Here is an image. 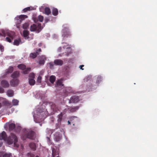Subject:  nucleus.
Returning <instances> with one entry per match:
<instances>
[{"instance_id":"34","label":"nucleus","mask_w":157,"mask_h":157,"mask_svg":"<svg viewBox=\"0 0 157 157\" xmlns=\"http://www.w3.org/2000/svg\"><path fill=\"white\" fill-rule=\"evenodd\" d=\"M30 57L34 59L36 58L37 56V55H36L35 53H31L30 54Z\"/></svg>"},{"instance_id":"52","label":"nucleus","mask_w":157,"mask_h":157,"mask_svg":"<svg viewBox=\"0 0 157 157\" xmlns=\"http://www.w3.org/2000/svg\"><path fill=\"white\" fill-rule=\"evenodd\" d=\"M35 157H39L37 155L36 156H35Z\"/></svg>"},{"instance_id":"24","label":"nucleus","mask_w":157,"mask_h":157,"mask_svg":"<svg viewBox=\"0 0 157 157\" xmlns=\"http://www.w3.org/2000/svg\"><path fill=\"white\" fill-rule=\"evenodd\" d=\"M13 67L10 66L6 70V73L7 74L11 73L13 71Z\"/></svg>"},{"instance_id":"28","label":"nucleus","mask_w":157,"mask_h":157,"mask_svg":"<svg viewBox=\"0 0 157 157\" xmlns=\"http://www.w3.org/2000/svg\"><path fill=\"white\" fill-rule=\"evenodd\" d=\"M7 94L9 97H12L13 95V92L12 90H9L7 91Z\"/></svg>"},{"instance_id":"40","label":"nucleus","mask_w":157,"mask_h":157,"mask_svg":"<svg viewBox=\"0 0 157 157\" xmlns=\"http://www.w3.org/2000/svg\"><path fill=\"white\" fill-rule=\"evenodd\" d=\"M41 51V50L40 48H39L36 50V52H34L36 55H37V56L38 55L40 54V52Z\"/></svg>"},{"instance_id":"39","label":"nucleus","mask_w":157,"mask_h":157,"mask_svg":"<svg viewBox=\"0 0 157 157\" xmlns=\"http://www.w3.org/2000/svg\"><path fill=\"white\" fill-rule=\"evenodd\" d=\"M29 78H34L35 74L33 73H31L29 75Z\"/></svg>"},{"instance_id":"3","label":"nucleus","mask_w":157,"mask_h":157,"mask_svg":"<svg viewBox=\"0 0 157 157\" xmlns=\"http://www.w3.org/2000/svg\"><path fill=\"white\" fill-rule=\"evenodd\" d=\"M28 16L25 15H21L19 16H17L15 18L16 25L17 28L20 29L21 27V24L22 21L24 20L25 19L27 18Z\"/></svg>"},{"instance_id":"22","label":"nucleus","mask_w":157,"mask_h":157,"mask_svg":"<svg viewBox=\"0 0 157 157\" xmlns=\"http://www.w3.org/2000/svg\"><path fill=\"white\" fill-rule=\"evenodd\" d=\"M58 13V11L56 8H53L52 10V14L55 16H57Z\"/></svg>"},{"instance_id":"25","label":"nucleus","mask_w":157,"mask_h":157,"mask_svg":"<svg viewBox=\"0 0 157 157\" xmlns=\"http://www.w3.org/2000/svg\"><path fill=\"white\" fill-rule=\"evenodd\" d=\"M59 153L55 149H53L52 150V156L53 157H54L58 155Z\"/></svg>"},{"instance_id":"17","label":"nucleus","mask_w":157,"mask_h":157,"mask_svg":"<svg viewBox=\"0 0 157 157\" xmlns=\"http://www.w3.org/2000/svg\"><path fill=\"white\" fill-rule=\"evenodd\" d=\"M54 63L56 65L61 66L63 64V61L59 59H56L54 60Z\"/></svg>"},{"instance_id":"7","label":"nucleus","mask_w":157,"mask_h":157,"mask_svg":"<svg viewBox=\"0 0 157 157\" xmlns=\"http://www.w3.org/2000/svg\"><path fill=\"white\" fill-rule=\"evenodd\" d=\"M79 101V97L76 95L73 96L71 97L69 100V103H76Z\"/></svg>"},{"instance_id":"43","label":"nucleus","mask_w":157,"mask_h":157,"mask_svg":"<svg viewBox=\"0 0 157 157\" xmlns=\"http://www.w3.org/2000/svg\"><path fill=\"white\" fill-rule=\"evenodd\" d=\"M0 50L2 52H3L4 50V47L1 45H0Z\"/></svg>"},{"instance_id":"50","label":"nucleus","mask_w":157,"mask_h":157,"mask_svg":"<svg viewBox=\"0 0 157 157\" xmlns=\"http://www.w3.org/2000/svg\"><path fill=\"white\" fill-rule=\"evenodd\" d=\"M2 143H0V147H1L2 146Z\"/></svg>"},{"instance_id":"35","label":"nucleus","mask_w":157,"mask_h":157,"mask_svg":"<svg viewBox=\"0 0 157 157\" xmlns=\"http://www.w3.org/2000/svg\"><path fill=\"white\" fill-rule=\"evenodd\" d=\"M29 26V24L28 23H25L22 25V27L23 29H26L28 28Z\"/></svg>"},{"instance_id":"12","label":"nucleus","mask_w":157,"mask_h":157,"mask_svg":"<svg viewBox=\"0 0 157 157\" xmlns=\"http://www.w3.org/2000/svg\"><path fill=\"white\" fill-rule=\"evenodd\" d=\"M1 85L4 88H8L10 86L9 82L5 80H2L1 82Z\"/></svg>"},{"instance_id":"20","label":"nucleus","mask_w":157,"mask_h":157,"mask_svg":"<svg viewBox=\"0 0 157 157\" xmlns=\"http://www.w3.org/2000/svg\"><path fill=\"white\" fill-rule=\"evenodd\" d=\"M9 130L11 131L13 130L15 127V125L14 123H11L9 124Z\"/></svg>"},{"instance_id":"44","label":"nucleus","mask_w":157,"mask_h":157,"mask_svg":"<svg viewBox=\"0 0 157 157\" xmlns=\"http://www.w3.org/2000/svg\"><path fill=\"white\" fill-rule=\"evenodd\" d=\"M4 89L0 86V93H3L4 92Z\"/></svg>"},{"instance_id":"45","label":"nucleus","mask_w":157,"mask_h":157,"mask_svg":"<svg viewBox=\"0 0 157 157\" xmlns=\"http://www.w3.org/2000/svg\"><path fill=\"white\" fill-rule=\"evenodd\" d=\"M67 110H68V108H67V109L66 108V109H64L63 110V112H62L63 113H63H65Z\"/></svg>"},{"instance_id":"23","label":"nucleus","mask_w":157,"mask_h":157,"mask_svg":"<svg viewBox=\"0 0 157 157\" xmlns=\"http://www.w3.org/2000/svg\"><path fill=\"white\" fill-rule=\"evenodd\" d=\"M31 71V68L30 67H28L26 68L25 69L23 70L22 73L25 74H28Z\"/></svg>"},{"instance_id":"21","label":"nucleus","mask_w":157,"mask_h":157,"mask_svg":"<svg viewBox=\"0 0 157 157\" xmlns=\"http://www.w3.org/2000/svg\"><path fill=\"white\" fill-rule=\"evenodd\" d=\"M29 147L33 151H35L36 148V146L35 144L33 143H31L29 144Z\"/></svg>"},{"instance_id":"5","label":"nucleus","mask_w":157,"mask_h":157,"mask_svg":"<svg viewBox=\"0 0 157 157\" xmlns=\"http://www.w3.org/2000/svg\"><path fill=\"white\" fill-rule=\"evenodd\" d=\"M43 27L41 26V24H33L30 26V30L31 32L36 31L38 33H39L41 31Z\"/></svg>"},{"instance_id":"9","label":"nucleus","mask_w":157,"mask_h":157,"mask_svg":"<svg viewBox=\"0 0 157 157\" xmlns=\"http://www.w3.org/2000/svg\"><path fill=\"white\" fill-rule=\"evenodd\" d=\"M19 81L18 79H12L10 82V86L13 87L17 86L19 84Z\"/></svg>"},{"instance_id":"10","label":"nucleus","mask_w":157,"mask_h":157,"mask_svg":"<svg viewBox=\"0 0 157 157\" xmlns=\"http://www.w3.org/2000/svg\"><path fill=\"white\" fill-rule=\"evenodd\" d=\"M62 139V136L59 132H56L54 135V140L56 141H59Z\"/></svg>"},{"instance_id":"32","label":"nucleus","mask_w":157,"mask_h":157,"mask_svg":"<svg viewBox=\"0 0 157 157\" xmlns=\"http://www.w3.org/2000/svg\"><path fill=\"white\" fill-rule=\"evenodd\" d=\"M29 34V32L26 30H25L23 31V34L24 37H27Z\"/></svg>"},{"instance_id":"13","label":"nucleus","mask_w":157,"mask_h":157,"mask_svg":"<svg viewBox=\"0 0 157 157\" xmlns=\"http://www.w3.org/2000/svg\"><path fill=\"white\" fill-rule=\"evenodd\" d=\"M67 45H64L63 47V48L64 49H67L68 50V51L66 53L65 52L66 54L65 55L66 56H68L69 54L71 53V48L70 46L67 44L65 43Z\"/></svg>"},{"instance_id":"54","label":"nucleus","mask_w":157,"mask_h":157,"mask_svg":"<svg viewBox=\"0 0 157 157\" xmlns=\"http://www.w3.org/2000/svg\"><path fill=\"white\" fill-rule=\"evenodd\" d=\"M59 48H60V49H61V47H60V48H59Z\"/></svg>"},{"instance_id":"1","label":"nucleus","mask_w":157,"mask_h":157,"mask_svg":"<svg viewBox=\"0 0 157 157\" xmlns=\"http://www.w3.org/2000/svg\"><path fill=\"white\" fill-rule=\"evenodd\" d=\"M63 27V29L62 30V36L63 39L65 40L67 38L71 37V34L68 25L66 24H64Z\"/></svg>"},{"instance_id":"11","label":"nucleus","mask_w":157,"mask_h":157,"mask_svg":"<svg viewBox=\"0 0 157 157\" xmlns=\"http://www.w3.org/2000/svg\"><path fill=\"white\" fill-rule=\"evenodd\" d=\"M33 18L35 22H36L38 21L42 22L44 20L43 17L41 15H39L38 17H36L33 16Z\"/></svg>"},{"instance_id":"46","label":"nucleus","mask_w":157,"mask_h":157,"mask_svg":"<svg viewBox=\"0 0 157 157\" xmlns=\"http://www.w3.org/2000/svg\"><path fill=\"white\" fill-rule=\"evenodd\" d=\"M84 66V65H81L79 67L80 68V69L82 70H83L84 69L83 68H82V67Z\"/></svg>"},{"instance_id":"31","label":"nucleus","mask_w":157,"mask_h":157,"mask_svg":"<svg viewBox=\"0 0 157 157\" xmlns=\"http://www.w3.org/2000/svg\"><path fill=\"white\" fill-rule=\"evenodd\" d=\"M21 42V40L20 39L15 40L13 42V44L15 45H18Z\"/></svg>"},{"instance_id":"8","label":"nucleus","mask_w":157,"mask_h":157,"mask_svg":"<svg viewBox=\"0 0 157 157\" xmlns=\"http://www.w3.org/2000/svg\"><path fill=\"white\" fill-rule=\"evenodd\" d=\"M7 34L8 36H9V37H6V40L10 43L11 42V39H13V37L14 35V33L13 32H8L7 33Z\"/></svg>"},{"instance_id":"15","label":"nucleus","mask_w":157,"mask_h":157,"mask_svg":"<svg viewBox=\"0 0 157 157\" xmlns=\"http://www.w3.org/2000/svg\"><path fill=\"white\" fill-rule=\"evenodd\" d=\"M7 136L5 132L3 131L0 133V140H5L7 138Z\"/></svg>"},{"instance_id":"26","label":"nucleus","mask_w":157,"mask_h":157,"mask_svg":"<svg viewBox=\"0 0 157 157\" xmlns=\"http://www.w3.org/2000/svg\"><path fill=\"white\" fill-rule=\"evenodd\" d=\"M56 78L55 76L52 75L50 77L49 81L51 83H53L56 80Z\"/></svg>"},{"instance_id":"48","label":"nucleus","mask_w":157,"mask_h":157,"mask_svg":"<svg viewBox=\"0 0 157 157\" xmlns=\"http://www.w3.org/2000/svg\"><path fill=\"white\" fill-rule=\"evenodd\" d=\"M68 124H71L70 121H68Z\"/></svg>"},{"instance_id":"41","label":"nucleus","mask_w":157,"mask_h":157,"mask_svg":"<svg viewBox=\"0 0 157 157\" xmlns=\"http://www.w3.org/2000/svg\"><path fill=\"white\" fill-rule=\"evenodd\" d=\"M49 64L50 65V67L51 68H52L53 67L54 64L53 62H51L49 63Z\"/></svg>"},{"instance_id":"6","label":"nucleus","mask_w":157,"mask_h":157,"mask_svg":"<svg viewBox=\"0 0 157 157\" xmlns=\"http://www.w3.org/2000/svg\"><path fill=\"white\" fill-rule=\"evenodd\" d=\"M38 61H37L36 63L40 65H44L45 63V61L46 60L45 56H42L38 57Z\"/></svg>"},{"instance_id":"53","label":"nucleus","mask_w":157,"mask_h":157,"mask_svg":"<svg viewBox=\"0 0 157 157\" xmlns=\"http://www.w3.org/2000/svg\"><path fill=\"white\" fill-rule=\"evenodd\" d=\"M2 157V155H0V157Z\"/></svg>"},{"instance_id":"4","label":"nucleus","mask_w":157,"mask_h":157,"mask_svg":"<svg viewBox=\"0 0 157 157\" xmlns=\"http://www.w3.org/2000/svg\"><path fill=\"white\" fill-rule=\"evenodd\" d=\"M35 133L34 132L31 130L27 131L23 137V140L26 138H28L31 140H34L35 138Z\"/></svg>"},{"instance_id":"27","label":"nucleus","mask_w":157,"mask_h":157,"mask_svg":"<svg viewBox=\"0 0 157 157\" xmlns=\"http://www.w3.org/2000/svg\"><path fill=\"white\" fill-rule=\"evenodd\" d=\"M34 78H29V83L30 85H34L35 83V80L34 79Z\"/></svg>"},{"instance_id":"16","label":"nucleus","mask_w":157,"mask_h":157,"mask_svg":"<svg viewBox=\"0 0 157 157\" xmlns=\"http://www.w3.org/2000/svg\"><path fill=\"white\" fill-rule=\"evenodd\" d=\"M20 75L19 72L16 71L14 72L11 75V77L13 78V79H15L18 77Z\"/></svg>"},{"instance_id":"19","label":"nucleus","mask_w":157,"mask_h":157,"mask_svg":"<svg viewBox=\"0 0 157 157\" xmlns=\"http://www.w3.org/2000/svg\"><path fill=\"white\" fill-rule=\"evenodd\" d=\"M63 84L62 80L60 79L57 81L56 86L57 87H61L63 86Z\"/></svg>"},{"instance_id":"2","label":"nucleus","mask_w":157,"mask_h":157,"mask_svg":"<svg viewBox=\"0 0 157 157\" xmlns=\"http://www.w3.org/2000/svg\"><path fill=\"white\" fill-rule=\"evenodd\" d=\"M7 142L9 144H14V146L18 147L19 145L17 143L18 141V138L17 136L13 133H11L10 136H9L7 140Z\"/></svg>"},{"instance_id":"33","label":"nucleus","mask_w":157,"mask_h":157,"mask_svg":"<svg viewBox=\"0 0 157 157\" xmlns=\"http://www.w3.org/2000/svg\"><path fill=\"white\" fill-rule=\"evenodd\" d=\"M19 101L17 99H14L13 100L12 103L13 105H18Z\"/></svg>"},{"instance_id":"18","label":"nucleus","mask_w":157,"mask_h":157,"mask_svg":"<svg viewBox=\"0 0 157 157\" xmlns=\"http://www.w3.org/2000/svg\"><path fill=\"white\" fill-rule=\"evenodd\" d=\"M63 113H61L60 114H59L58 116V119H57V122L58 123V124H60L61 121L62 120L63 116Z\"/></svg>"},{"instance_id":"49","label":"nucleus","mask_w":157,"mask_h":157,"mask_svg":"<svg viewBox=\"0 0 157 157\" xmlns=\"http://www.w3.org/2000/svg\"><path fill=\"white\" fill-rule=\"evenodd\" d=\"M48 21V19H45V21L46 22H47Z\"/></svg>"},{"instance_id":"30","label":"nucleus","mask_w":157,"mask_h":157,"mask_svg":"<svg viewBox=\"0 0 157 157\" xmlns=\"http://www.w3.org/2000/svg\"><path fill=\"white\" fill-rule=\"evenodd\" d=\"M45 13L48 15L49 14L51 13V10L48 7H46L44 9Z\"/></svg>"},{"instance_id":"42","label":"nucleus","mask_w":157,"mask_h":157,"mask_svg":"<svg viewBox=\"0 0 157 157\" xmlns=\"http://www.w3.org/2000/svg\"><path fill=\"white\" fill-rule=\"evenodd\" d=\"M11 155L10 154H5L3 155V157H10Z\"/></svg>"},{"instance_id":"51","label":"nucleus","mask_w":157,"mask_h":157,"mask_svg":"<svg viewBox=\"0 0 157 157\" xmlns=\"http://www.w3.org/2000/svg\"><path fill=\"white\" fill-rule=\"evenodd\" d=\"M1 106H2V104L1 103H0V108H1Z\"/></svg>"},{"instance_id":"14","label":"nucleus","mask_w":157,"mask_h":157,"mask_svg":"<svg viewBox=\"0 0 157 157\" xmlns=\"http://www.w3.org/2000/svg\"><path fill=\"white\" fill-rule=\"evenodd\" d=\"M79 106L75 107H70L68 108V111L71 113H73L76 112L79 109Z\"/></svg>"},{"instance_id":"47","label":"nucleus","mask_w":157,"mask_h":157,"mask_svg":"<svg viewBox=\"0 0 157 157\" xmlns=\"http://www.w3.org/2000/svg\"><path fill=\"white\" fill-rule=\"evenodd\" d=\"M76 117H72L70 118V119L71 120H71L74 118Z\"/></svg>"},{"instance_id":"37","label":"nucleus","mask_w":157,"mask_h":157,"mask_svg":"<svg viewBox=\"0 0 157 157\" xmlns=\"http://www.w3.org/2000/svg\"><path fill=\"white\" fill-rule=\"evenodd\" d=\"M31 10L30 7H27L23 9L22 10V12L23 13H25L27 12L28 11H30Z\"/></svg>"},{"instance_id":"38","label":"nucleus","mask_w":157,"mask_h":157,"mask_svg":"<svg viewBox=\"0 0 157 157\" xmlns=\"http://www.w3.org/2000/svg\"><path fill=\"white\" fill-rule=\"evenodd\" d=\"M41 79L42 77L40 76H39L38 77L36 81L37 83H38L39 84L41 82Z\"/></svg>"},{"instance_id":"29","label":"nucleus","mask_w":157,"mask_h":157,"mask_svg":"<svg viewBox=\"0 0 157 157\" xmlns=\"http://www.w3.org/2000/svg\"><path fill=\"white\" fill-rule=\"evenodd\" d=\"M17 67L19 69L23 70L25 69L26 68V66L23 64H20L17 66Z\"/></svg>"},{"instance_id":"36","label":"nucleus","mask_w":157,"mask_h":157,"mask_svg":"<svg viewBox=\"0 0 157 157\" xmlns=\"http://www.w3.org/2000/svg\"><path fill=\"white\" fill-rule=\"evenodd\" d=\"M51 108L54 111H56L58 109L57 106L54 104H52L51 106Z\"/></svg>"}]
</instances>
